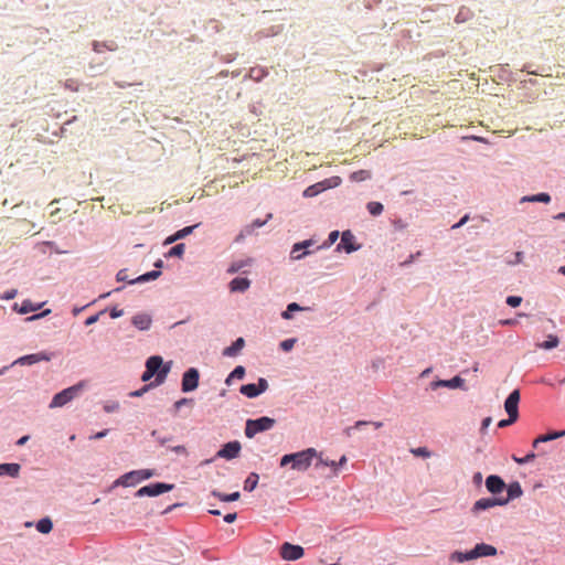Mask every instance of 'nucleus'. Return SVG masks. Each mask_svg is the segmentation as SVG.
Masks as SVG:
<instances>
[{
	"label": "nucleus",
	"instance_id": "obj_1",
	"mask_svg": "<svg viewBox=\"0 0 565 565\" xmlns=\"http://www.w3.org/2000/svg\"><path fill=\"white\" fill-rule=\"evenodd\" d=\"M318 457V451L315 448H307L302 451L288 454L281 457L280 466L285 467L291 463V468L297 471H306L313 460Z\"/></svg>",
	"mask_w": 565,
	"mask_h": 565
},
{
	"label": "nucleus",
	"instance_id": "obj_2",
	"mask_svg": "<svg viewBox=\"0 0 565 565\" xmlns=\"http://www.w3.org/2000/svg\"><path fill=\"white\" fill-rule=\"evenodd\" d=\"M274 425L275 419L267 416L257 419H247L245 426V435L248 438H253L258 433L271 429Z\"/></svg>",
	"mask_w": 565,
	"mask_h": 565
},
{
	"label": "nucleus",
	"instance_id": "obj_3",
	"mask_svg": "<svg viewBox=\"0 0 565 565\" xmlns=\"http://www.w3.org/2000/svg\"><path fill=\"white\" fill-rule=\"evenodd\" d=\"M83 384H76L71 387L63 390L62 392L54 395L50 403L51 408L62 407L75 398L78 393L82 391Z\"/></svg>",
	"mask_w": 565,
	"mask_h": 565
},
{
	"label": "nucleus",
	"instance_id": "obj_4",
	"mask_svg": "<svg viewBox=\"0 0 565 565\" xmlns=\"http://www.w3.org/2000/svg\"><path fill=\"white\" fill-rule=\"evenodd\" d=\"M152 475L153 473L150 470L130 471V472L124 475L122 477H120V479H118L115 482V486L121 484L125 487H131V486H135V484L146 480V479H149L150 477H152Z\"/></svg>",
	"mask_w": 565,
	"mask_h": 565
},
{
	"label": "nucleus",
	"instance_id": "obj_5",
	"mask_svg": "<svg viewBox=\"0 0 565 565\" xmlns=\"http://www.w3.org/2000/svg\"><path fill=\"white\" fill-rule=\"evenodd\" d=\"M162 362V358L159 355L150 356L146 362V369L149 371V373L152 372L153 374H157L154 381L156 384H161L169 372V367H162L160 370Z\"/></svg>",
	"mask_w": 565,
	"mask_h": 565
},
{
	"label": "nucleus",
	"instance_id": "obj_6",
	"mask_svg": "<svg viewBox=\"0 0 565 565\" xmlns=\"http://www.w3.org/2000/svg\"><path fill=\"white\" fill-rule=\"evenodd\" d=\"M172 489H173V484L157 482V483H151V484L140 488L136 492V495L137 497H145V495L156 497V495L162 494L164 492H168Z\"/></svg>",
	"mask_w": 565,
	"mask_h": 565
},
{
	"label": "nucleus",
	"instance_id": "obj_7",
	"mask_svg": "<svg viewBox=\"0 0 565 565\" xmlns=\"http://www.w3.org/2000/svg\"><path fill=\"white\" fill-rule=\"evenodd\" d=\"M268 388V382L260 377L257 384H245L242 385L239 392L248 398L257 397Z\"/></svg>",
	"mask_w": 565,
	"mask_h": 565
},
{
	"label": "nucleus",
	"instance_id": "obj_8",
	"mask_svg": "<svg viewBox=\"0 0 565 565\" xmlns=\"http://www.w3.org/2000/svg\"><path fill=\"white\" fill-rule=\"evenodd\" d=\"M519 402H520V391L519 390L512 391L504 402V409L508 413V416H510L512 420H518V418H519Z\"/></svg>",
	"mask_w": 565,
	"mask_h": 565
},
{
	"label": "nucleus",
	"instance_id": "obj_9",
	"mask_svg": "<svg viewBox=\"0 0 565 565\" xmlns=\"http://www.w3.org/2000/svg\"><path fill=\"white\" fill-rule=\"evenodd\" d=\"M199 371L194 367L189 369L182 377V391L191 392L194 391L199 385Z\"/></svg>",
	"mask_w": 565,
	"mask_h": 565
},
{
	"label": "nucleus",
	"instance_id": "obj_10",
	"mask_svg": "<svg viewBox=\"0 0 565 565\" xmlns=\"http://www.w3.org/2000/svg\"><path fill=\"white\" fill-rule=\"evenodd\" d=\"M241 449L242 446L239 441H230L217 451L216 457L231 460L239 456Z\"/></svg>",
	"mask_w": 565,
	"mask_h": 565
},
{
	"label": "nucleus",
	"instance_id": "obj_11",
	"mask_svg": "<svg viewBox=\"0 0 565 565\" xmlns=\"http://www.w3.org/2000/svg\"><path fill=\"white\" fill-rule=\"evenodd\" d=\"M280 555L284 559L296 561L303 555V548L299 545L284 543L280 548Z\"/></svg>",
	"mask_w": 565,
	"mask_h": 565
},
{
	"label": "nucleus",
	"instance_id": "obj_12",
	"mask_svg": "<svg viewBox=\"0 0 565 565\" xmlns=\"http://www.w3.org/2000/svg\"><path fill=\"white\" fill-rule=\"evenodd\" d=\"M508 503V500H502V498H482L476 501L473 504V512H479L483 510H488L490 508H493L495 505H505Z\"/></svg>",
	"mask_w": 565,
	"mask_h": 565
},
{
	"label": "nucleus",
	"instance_id": "obj_13",
	"mask_svg": "<svg viewBox=\"0 0 565 565\" xmlns=\"http://www.w3.org/2000/svg\"><path fill=\"white\" fill-rule=\"evenodd\" d=\"M50 360H51V356L49 354H46L45 352H39V353H33V354L21 356L18 360H15L13 364L32 365V364H35V363H39L42 361H50Z\"/></svg>",
	"mask_w": 565,
	"mask_h": 565
},
{
	"label": "nucleus",
	"instance_id": "obj_14",
	"mask_svg": "<svg viewBox=\"0 0 565 565\" xmlns=\"http://www.w3.org/2000/svg\"><path fill=\"white\" fill-rule=\"evenodd\" d=\"M486 487L489 492L498 494L505 488V483L499 476L491 475L486 479Z\"/></svg>",
	"mask_w": 565,
	"mask_h": 565
},
{
	"label": "nucleus",
	"instance_id": "obj_15",
	"mask_svg": "<svg viewBox=\"0 0 565 565\" xmlns=\"http://www.w3.org/2000/svg\"><path fill=\"white\" fill-rule=\"evenodd\" d=\"M473 559L483 557V556H494L497 555V548L490 544L480 543L472 548Z\"/></svg>",
	"mask_w": 565,
	"mask_h": 565
},
{
	"label": "nucleus",
	"instance_id": "obj_16",
	"mask_svg": "<svg viewBox=\"0 0 565 565\" xmlns=\"http://www.w3.org/2000/svg\"><path fill=\"white\" fill-rule=\"evenodd\" d=\"M463 384V380L460 376H455L451 380H439L431 383L433 388L437 387H449L457 388Z\"/></svg>",
	"mask_w": 565,
	"mask_h": 565
},
{
	"label": "nucleus",
	"instance_id": "obj_17",
	"mask_svg": "<svg viewBox=\"0 0 565 565\" xmlns=\"http://www.w3.org/2000/svg\"><path fill=\"white\" fill-rule=\"evenodd\" d=\"M249 279L237 277L230 282V290L232 292H244L249 288Z\"/></svg>",
	"mask_w": 565,
	"mask_h": 565
},
{
	"label": "nucleus",
	"instance_id": "obj_18",
	"mask_svg": "<svg viewBox=\"0 0 565 565\" xmlns=\"http://www.w3.org/2000/svg\"><path fill=\"white\" fill-rule=\"evenodd\" d=\"M354 236L350 231H345L341 236V244L338 248L343 247L347 253H352L358 249V247L353 244Z\"/></svg>",
	"mask_w": 565,
	"mask_h": 565
},
{
	"label": "nucleus",
	"instance_id": "obj_19",
	"mask_svg": "<svg viewBox=\"0 0 565 565\" xmlns=\"http://www.w3.org/2000/svg\"><path fill=\"white\" fill-rule=\"evenodd\" d=\"M132 324L139 330H148L151 326V318L147 313H139L132 318Z\"/></svg>",
	"mask_w": 565,
	"mask_h": 565
},
{
	"label": "nucleus",
	"instance_id": "obj_20",
	"mask_svg": "<svg viewBox=\"0 0 565 565\" xmlns=\"http://www.w3.org/2000/svg\"><path fill=\"white\" fill-rule=\"evenodd\" d=\"M19 463H0V476H10L17 478L20 473Z\"/></svg>",
	"mask_w": 565,
	"mask_h": 565
},
{
	"label": "nucleus",
	"instance_id": "obj_21",
	"mask_svg": "<svg viewBox=\"0 0 565 565\" xmlns=\"http://www.w3.org/2000/svg\"><path fill=\"white\" fill-rule=\"evenodd\" d=\"M245 345L243 338L236 339L232 345L224 349L223 354L225 356H235Z\"/></svg>",
	"mask_w": 565,
	"mask_h": 565
},
{
	"label": "nucleus",
	"instance_id": "obj_22",
	"mask_svg": "<svg viewBox=\"0 0 565 565\" xmlns=\"http://www.w3.org/2000/svg\"><path fill=\"white\" fill-rule=\"evenodd\" d=\"M326 183H327V181H322V182H318L316 184L308 186L303 191V196L305 198H313V196L318 195L320 192L324 191L328 188V185Z\"/></svg>",
	"mask_w": 565,
	"mask_h": 565
},
{
	"label": "nucleus",
	"instance_id": "obj_23",
	"mask_svg": "<svg viewBox=\"0 0 565 565\" xmlns=\"http://www.w3.org/2000/svg\"><path fill=\"white\" fill-rule=\"evenodd\" d=\"M563 436H565V430L553 431V433H548L545 435H541L536 439H534L533 447H537V445L541 443H547V441L561 438Z\"/></svg>",
	"mask_w": 565,
	"mask_h": 565
},
{
	"label": "nucleus",
	"instance_id": "obj_24",
	"mask_svg": "<svg viewBox=\"0 0 565 565\" xmlns=\"http://www.w3.org/2000/svg\"><path fill=\"white\" fill-rule=\"evenodd\" d=\"M522 493H523V490L521 488V484L518 481H515L508 486V497L502 498V500H508V502H509L513 499L520 498L522 495Z\"/></svg>",
	"mask_w": 565,
	"mask_h": 565
},
{
	"label": "nucleus",
	"instance_id": "obj_25",
	"mask_svg": "<svg viewBox=\"0 0 565 565\" xmlns=\"http://www.w3.org/2000/svg\"><path fill=\"white\" fill-rule=\"evenodd\" d=\"M449 558H450V561L457 562V563H463V562H467V561H471V559H473L472 550L469 551V552L456 551V552L450 554Z\"/></svg>",
	"mask_w": 565,
	"mask_h": 565
},
{
	"label": "nucleus",
	"instance_id": "obj_26",
	"mask_svg": "<svg viewBox=\"0 0 565 565\" xmlns=\"http://www.w3.org/2000/svg\"><path fill=\"white\" fill-rule=\"evenodd\" d=\"M160 275H161L160 270H151V271H148V273L135 278V279H129L128 281H129V284H134V282H143V281L154 280Z\"/></svg>",
	"mask_w": 565,
	"mask_h": 565
},
{
	"label": "nucleus",
	"instance_id": "obj_27",
	"mask_svg": "<svg viewBox=\"0 0 565 565\" xmlns=\"http://www.w3.org/2000/svg\"><path fill=\"white\" fill-rule=\"evenodd\" d=\"M311 244L310 241H305L302 243H297L294 245L291 250V257L294 259H301L305 255H307V252L300 253L302 248L308 247Z\"/></svg>",
	"mask_w": 565,
	"mask_h": 565
},
{
	"label": "nucleus",
	"instance_id": "obj_28",
	"mask_svg": "<svg viewBox=\"0 0 565 565\" xmlns=\"http://www.w3.org/2000/svg\"><path fill=\"white\" fill-rule=\"evenodd\" d=\"M253 260L250 258L233 262L231 264V266L227 268V273L235 274V273L239 271L241 269H243L244 267L250 266Z\"/></svg>",
	"mask_w": 565,
	"mask_h": 565
},
{
	"label": "nucleus",
	"instance_id": "obj_29",
	"mask_svg": "<svg viewBox=\"0 0 565 565\" xmlns=\"http://www.w3.org/2000/svg\"><path fill=\"white\" fill-rule=\"evenodd\" d=\"M212 495L220 499L221 501L223 502H232V501H236L239 499L241 494L238 491L236 492H233L231 494H225V493H222L220 491H216V490H213L212 491Z\"/></svg>",
	"mask_w": 565,
	"mask_h": 565
},
{
	"label": "nucleus",
	"instance_id": "obj_30",
	"mask_svg": "<svg viewBox=\"0 0 565 565\" xmlns=\"http://www.w3.org/2000/svg\"><path fill=\"white\" fill-rule=\"evenodd\" d=\"M551 201V196L547 193H539L534 195L523 196L521 202H542L548 203Z\"/></svg>",
	"mask_w": 565,
	"mask_h": 565
},
{
	"label": "nucleus",
	"instance_id": "obj_31",
	"mask_svg": "<svg viewBox=\"0 0 565 565\" xmlns=\"http://www.w3.org/2000/svg\"><path fill=\"white\" fill-rule=\"evenodd\" d=\"M36 530L40 533L47 534L53 529V523L50 518H43L36 523Z\"/></svg>",
	"mask_w": 565,
	"mask_h": 565
},
{
	"label": "nucleus",
	"instance_id": "obj_32",
	"mask_svg": "<svg viewBox=\"0 0 565 565\" xmlns=\"http://www.w3.org/2000/svg\"><path fill=\"white\" fill-rule=\"evenodd\" d=\"M258 480L259 476L256 472L249 473L244 482V490L249 492L253 491L257 487Z\"/></svg>",
	"mask_w": 565,
	"mask_h": 565
},
{
	"label": "nucleus",
	"instance_id": "obj_33",
	"mask_svg": "<svg viewBox=\"0 0 565 565\" xmlns=\"http://www.w3.org/2000/svg\"><path fill=\"white\" fill-rule=\"evenodd\" d=\"M371 177H372L371 171L359 170V171H354L353 173H351L350 180L353 182H362V181L371 179Z\"/></svg>",
	"mask_w": 565,
	"mask_h": 565
},
{
	"label": "nucleus",
	"instance_id": "obj_34",
	"mask_svg": "<svg viewBox=\"0 0 565 565\" xmlns=\"http://www.w3.org/2000/svg\"><path fill=\"white\" fill-rule=\"evenodd\" d=\"M558 343H559L558 338L556 335L550 334L547 337V340L540 343L539 347L544 350H551V349L556 348L558 345Z\"/></svg>",
	"mask_w": 565,
	"mask_h": 565
},
{
	"label": "nucleus",
	"instance_id": "obj_35",
	"mask_svg": "<svg viewBox=\"0 0 565 565\" xmlns=\"http://www.w3.org/2000/svg\"><path fill=\"white\" fill-rule=\"evenodd\" d=\"M40 307H41L40 305L34 306L30 300H24L17 310L19 313L25 315V313H29V312L40 309Z\"/></svg>",
	"mask_w": 565,
	"mask_h": 565
},
{
	"label": "nucleus",
	"instance_id": "obj_36",
	"mask_svg": "<svg viewBox=\"0 0 565 565\" xmlns=\"http://www.w3.org/2000/svg\"><path fill=\"white\" fill-rule=\"evenodd\" d=\"M303 310L302 307H300L298 303L296 302H291L287 306V309L281 313V317L286 320H289L291 319V312L294 311H301Z\"/></svg>",
	"mask_w": 565,
	"mask_h": 565
},
{
	"label": "nucleus",
	"instance_id": "obj_37",
	"mask_svg": "<svg viewBox=\"0 0 565 565\" xmlns=\"http://www.w3.org/2000/svg\"><path fill=\"white\" fill-rule=\"evenodd\" d=\"M383 209H384L383 204L380 203V202H370V203H367V211L373 216L380 215L383 212Z\"/></svg>",
	"mask_w": 565,
	"mask_h": 565
},
{
	"label": "nucleus",
	"instance_id": "obj_38",
	"mask_svg": "<svg viewBox=\"0 0 565 565\" xmlns=\"http://www.w3.org/2000/svg\"><path fill=\"white\" fill-rule=\"evenodd\" d=\"M245 376V367L242 365L236 366L231 373L230 379L242 380Z\"/></svg>",
	"mask_w": 565,
	"mask_h": 565
},
{
	"label": "nucleus",
	"instance_id": "obj_39",
	"mask_svg": "<svg viewBox=\"0 0 565 565\" xmlns=\"http://www.w3.org/2000/svg\"><path fill=\"white\" fill-rule=\"evenodd\" d=\"M184 249H185V245L184 244H178L175 246H173L170 250H169V255L170 256H178V257H181L183 254H184Z\"/></svg>",
	"mask_w": 565,
	"mask_h": 565
},
{
	"label": "nucleus",
	"instance_id": "obj_40",
	"mask_svg": "<svg viewBox=\"0 0 565 565\" xmlns=\"http://www.w3.org/2000/svg\"><path fill=\"white\" fill-rule=\"evenodd\" d=\"M317 458L319 459V465L327 466V467H331V468H333V469H338V463H337V461H334V460L323 459V458L321 457V454H319V452H318V457H317Z\"/></svg>",
	"mask_w": 565,
	"mask_h": 565
},
{
	"label": "nucleus",
	"instance_id": "obj_41",
	"mask_svg": "<svg viewBox=\"0 0 565 565\" xmlns=\"http://www.w3.org/2000/svg\"><path fill=\"white\" fill-rule=\"evenodd\" d=\"M195 227H196V225H192V226H186V227L178 231L175 233L178 239H181V238L185 237L186 235L191 234Z\"/></svg>",
	"mask_w": 565,
	"mask_h": 565
},
{
	"label": "nucleus",
	"instance_id": "obj_42",
	"mask_svg": "<svg viewBox=\"0 0 565 565\" xmlns=\"http://www.w3.org/2000/svg\"><path fill=\"white\" fill-rule=\"evenodd\" d=\"M412 452L415 456H419V457H424V458H428L430 456V452L426 447H418L416 449H412Z\"/></svg>",
	"mask_w": 565,
	"mask_h": 565
},
{
	"label": "nucleus",
	"instance_id": "obj_43",
	"mask_svg": "<svg viewBox=\"0 0 565 565\" xmlns=\"http://www.w3.org/2000/svg\"><path fill=\"white\" fill-rule=\"evenodd\" d=\"M521 302H522V298H521V297H519V296H509V297L507 298V303H508L510 307H513V308H515V307L520 306V305H521Z\"/></svg>",
	"mask_w": 565,
	"mask_h": 565
},
{
	"label": "nucleus",
	"instance_id": "obj_44",
	"mask_svg": "<svg viewBox=\"0 0 565 565\" xmlns=\"http://www.w3.org/2000/svg\"><path fill=\"white\" fill-rule=\"evenodd\" d=\"M512 458H513V460H514L515 462L523 465V463H527V462L532 461V460L535 458V454H533V452L527 454V455H526L525 457H523V458H518V457H515V456H513Z\"/></svg>",
	"mask_w": 565,
	"mask_h": 565
},
{
	"label": "nucleus",
	"instance_id": "obj_45",
	"mask_svg": "<svg viewBox=\"0 0 565 565\" xmlns=\"http://www.w3.org/2000/svg\"><path fill=\"white\" fill-rule=\"evenodd\" d=\"M296 339H287L280 343V348L284 351H290L295 345Z\"/></svg>",
	"mask_w": 565,
	"mask_h": 565
},
{
	"label": "nucleus",
	"instance_id": "obj_46",
	"mask_svg": "<svg viewBox=\"0 0 565 565\" xmlns=\"http://www.w3.org/2000/svg\"><path fill=\"white\" fill-rule=\"evenodd\" d=\"M103 315V311H99L98 313L94 315V316H90L86 319L85 321V324L86 326H90L93 323H95L98 319H99V316Z\"/></svg>",
	"mask_w": 565,
	"mask_h": 565
},
{
	"label": "nucleus",
	"instance_id": "obj_47",
	"mask_svg": "<svg viewBox=\"0 0 565 565\" xmlns=\"http://www.w3.org/2000/svg\"><path fill=\"white\" fill-rule=\"evenodd\" d=\"M469 220V215H465L458 223L454 224L451 226L452 230L461 227L463 224H466Z\"/></svg>",
	"mask_w": 565,
	"mask_h": 565
},
{
	"label": "nucleus",
	"instance_id": "obj_48",
	"mask_svg": "<svg viewBox=\"0 0 565 565\" xmlns=\"http://www.w3.org/2000/svg\"><path fill=\"white\" fill-rule=\"evenodd\" d=\"M515 422H516V420H512V419H511V417L509 416V418H508V419H502V420H500V422L498 423V426H499L500 428H503V427H507V426H509V425H511V424H513V423H515Z\"/></svg>",
	"mask_w": 565,
	"mask_h": 565
},
{
	"label": "nucleus",
	"instance_id": "obj_49",
	"mask_svg": "<svg viewBox=\"0 0 565 565\" xmlns=\"http://www.w3.org/2000/svg\"><path fill=\"white\" fill-rule=\"evenodd\" d=\"M153 384H150V385H146L143 386L141 390H138V391H135V392H131L130 395L131 396H141L150 386H152Z\"/></svg>",
	"mask_w": 565,
	"mask_h": 565
},
{
	"label": "nucleus",
	"instance_id": "obj_50",
	"mask_svg": "<svg viewBox=\"0 0 565 565\" xmlns=\"http://www.w3.org/2000/svg\"><path fill=\"white\" fill-rule=\"evenodd\" d=\"M191 402H192V399H189V398H181V399H179V401H177V402H175L174 406H175V408L178 409V408H180L181 406H184L185 404L191 403Z\"/></svg>",
	"mask_w": 565,
	"mask_h": 565
},
{
	"label": "nucleus",
	"instance_id": "obj_51",
	"mask_svg": "<svg viewBox=\"0 0 565 565\" xmlns=\"http://www.w3.org/2000/svg\"><path fill=\"white\" fill-rule=\"evenodd\" d=\"M237 518V514L236 513H227L225 516H224V521L226 523H232L236 520Z\"/></svg>",
	"mask_w": 565,
	"mask_h": 565
},
{
	"label": "nucleus",
	"instance_id": "obj_52",
	"mask_svg": "<svg viewBox=\"0 0 565 565\" xmlns=\"http://www.w3.org/2000/svg\"><path fill=\"white\" fill-rule=\"evenodd\" d=\"M491 422H492L491 417H486L482 420L481 430L484 431L490 426Z\"/></svg>",
	"mask_w": 565,
	"mask_h": 565
},
{
	"label": "nucleus",
	"instance_id": "obj_53",
	"mask_svg": "<svg viewBox=\"0 0 565 565\" xmlns=\"http://www.w3.org/2000/svg\"><path fill=\"white\" fill-rule=\"evenodd\" d=\"M118 280H128L127 270L122 269L117 274Z\"/></svg>",
	"mask_w": 565,
	"mask_h": 565
},
{
	"label": "nucleus",
	"instance_id": "obj_54",
	"mask_svg": "<svg viewBox=\"0 0 565 565\" xmlns=\"http://www.w3.org/2000/svg\"><path fill=\"white\" fill-rule=\"evenodd\" d=\"M154 374L152 372L149 373V371L146 369V371L143 372L142 376H141V380L143 382L146 381H149Z\"/></svg>",
	"mask_w": 565,
	"mask_h": 565
},
{
	"label": "nucleus",
	"instance_id": "obj_55",
	"mask_svg": "<svg viewBox=\"0 0 565 565\" xmlns=\"http://www.w3.org/2000/svg\"><path fill=\"white\" fill-rule=\"evenodd\" d=\"M338 236H339V232L338 231L331 232L330 235H329L330 243L333 244L338 239Z\"/></svg>",
	"mask_w": 565,
	"mask_h": 565
},
{
	"label": "nucleus",
	"instance_id": "obj_56",
	"mask_svg": "<svg viewBox=\"0 0 565 565\" xmlns=\"http://www.w3.org/2000/svg\"><path fill=\"white\" fill-rule=\"evenodd\" d=\"M122 315V310H118L116 308H113L111 311H110V317L111 318H118Z\"/></svg>",
	"mask_w": 565,
	"mask_h": 565
},
{
	"label": "nucleus",
	"instance_id": "obj_57",
	"mask_svg": "<svg viewBox=\"0 0 565 565\" xmlns=\"http://www.w3.org/2000/svg\"><path fill=\"white\" fill-rule=\"evenodd\" d=\"M481 481H482V475H481V472H477V473H475V475H473V482H475L476 484H480V483H481Z\"/></svg>",
	"mask_w": 565,
	"mask_h": 565
},
{
	"label": "nucleus",
	"instance_id": "obj_58",
	"mask_svg": "<svg viewBox=\"0 0 565 565\" xmlns=\"http://www.w3.org/2000/svg\"><path fill=\"white\" fill-rule=\"evenodd\" d=\"M265 223H266V221L255 220L252 223V227H262L263 225H265Z\"/></svg>",
	"mask_w": 565,
	"mask_h": 565
},
{
	"label": "nucleus",
	"instance_id": "obj_59",
	"mask_svg": "<svg viewBox=\"0 0 565 565\" xmlns=\"http://www.w3.org/2000/svg\"><path fill=\"white\" fill-rule=\"evenodd\" d=\"M175 241H178V237H177V234L174 233L173 235L169 236V237L166 239L164 244H166V245H167V244H171V243H173V242H175Z\"/></svg>",
	"mask_w": 565,
	"mask_h": 565
},
{
	"label": "nucleus",
	"instance_id": "obj_60",
	"mask_svg": "<svg viewBox=\"0 0 565 565\" xmlns=\"http://www.w3.org/2000/svg\"><path fill=\"white\" fill-rule=\"evenodd\" d=\"M15 295H17V290L13 289V290L8 291L6 294V296H4V298L6 299H13L15 297Z\"/></svg>",
	"mask_w": 565,
	"mask_h": 565
},
{
	"label": "nucleus",
	"instance_id": "obj_61",
	"mask_svg": "<svg viewBox=\"0 0 565 565\" xmlns=\"http://www.w3.org/2000/svg\"><path fill=\"white\" fill-rule=\"evenodd\" d=\"M173 450L175 452H179V454H185L186 452V448L184 446H177L173 448Z\"/></svg>",
	"mask_w": 565,
	"mask_h": 565
},
{
	"label": "nucleus",
	"instance_id": "obj_62",
	"mask_svg": "<svg viewBox=\"0 0 565 565\" xmlns=\"http://www.w3.org/2000/svg\"><path fill=\"white\" fill-rule=\"evenodd\" d=\"M49 312H50V310L47 309V310L43 311V312H42V313H40V315H34V316H32L31 318H29V320H35V319H39V318H41V317H43V316L47 315Z\"/></svg>",
	"mask_w": 565,
	"mask_h": 565
},
{
	"label": "nucleus",
	"instance_id": "obj_63",
	"mask_svg": "<svg viewBox=\"0 0 565 565\" xmlns=\"http://www.w3.org/2000/svg\"><path fill=\"white\" fill-rule=\"evenodd\" d=\"M28 439H29V436H23V437H21V438L17 441V445H18V446H22V445H24V444L28 441Z\"/></svg>",
	"mask_w": 565,
	"mask_h": 565
},
{
	"label": "nucleus",
	"instance_id": "obj_64",
	"mask_svg": "<svg viewBox=\"0 0 565 565\" xmlns=\"http://www.w3.org/2000/svg\"><path fill=\"white\" fill-rule=\"evenodd\" d=\"M501 323L504 326H513L516 323V321L513 319H508V320L502 321Z\"/></svg>",
	"mask_w": 565,
	"mask_h": 565
}]
</instances>
